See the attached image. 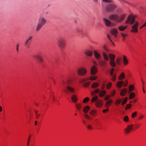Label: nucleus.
Returning a JSON list of instances; mask_svg holds the SVG:
<instances>
[{
    "instance_id": "423d86ee",
    "label": "nucleus",
    "mask_w": 146,
    "mask_h": 146,
    "mask_svg": "<svg viewBox=\"0 0 146 146\" xmlns=\"http://www.w3.org/2000/svg\"><path fill=\"white\" fill-rule=\"evenodd\" d=\"M77 72L78 75L83 76L86 74L87 70L84 68H80L77 70Z\"/></svg>"
},
{
    "instance_id": "4c0bfd02",
    "label": "nucleus",
    "mask_w": 146,
    "mask_h": 146,
    "mask_svg": "<svg viewBox=\"0 0 146 146\" xmlns=\"http://www.w3.org/2000/svg\"><path fill=\"white\" fill-rule=\"evenodd\" d=\"M98 99V97L97 96H94L91 100V102L92 103H94L96 101V100Z\"/></svg>"
},
{
    "instance_id": "680f3d73",
    "label": "nucleus",
    "mask_w": 146,
    "mask_h": 146,
    "mask_svg": "<svg viewBox=\"0 0 146 146\" xmlns=\"http://www.w3.org/2000/svg\"><path fill=\"white\" fill-rule=\"evenodd\" d=\"M109 110V108H107L106 109L104 110H103L102 112L104 113L107 112Z\"/></svg>"
},
{
    "instance_id": "bb28decb",
    "label": "nucleus",
    "mask_w": 146,
    "mask_h": 146,
    "mask_svg": "<svg viewBox=\"0 0 146 146\" xmlns=\"http://www.w3.org/2000/svg\"><path fill=\"white\" fill-rule=\"evenodd\" d=\"M106 101V103L105 104V106L106 107H107L111 106L112 103V100L110 99L109 100Z\"/></svg>"
},
{
    "instance_id": "a878e982",
    "label": "nucleus",
    "mask_w": 146,
    "mask_h": 146,
    "mask_svg": "<svg viewBox=\"0 0 146 146\" xmlns=\"http://www.w3.org/2000/svg\"><path fill=\"white\" fill-rule=\"evenodd\" d=\"M106 91L105 90H102L101 91H100L99 94V96L100 97H102L105 95L106 94Z\"/></svg>"
},
{
    "instance_id": "c756f323",
    "label": "nucleus",
    "mask_w": 146,
    "mask_h": 146,
    "mask_svg": "<svg viewBox=\"0 0 146 146\" xmlns=\"http://www.w3.org/2000/svg\"><path fill=\"white\" fill-rule=\"evenodd\" d=\"M71 99L72 101L75 104L76 103L78 99L76 96L74 95H72L71 97Z\"/></svg>"
},
{
    "instance_id": "de8ad7c7",
    "label": "nucleus",
    "mask_w": 146,
    "mask_h": 146,
    "mask_svg": "<svg viewBox=\"0 0 146 146\" xmlns=\"http://www.w3.org/2000/svg\"><path fill=\"white\" fill-rule=\"evenodd\" d=\"M90 100V98L89 97H86L83 100V102L84 103L87 102Z\"/></svg>"
},
{
    "instance_id": "6e6d98bb",
    "label": "nucleus",
    "mask_w": 146,
    "mask_h": 146,
    "mask_svg": "<svg viewBox=\"0 0 146 146\" xmlns=\"http://www.w3.org/2000/svg\"><path fill=\"white\" fill-rule=\"evenodd\" d=\"M131 104H127L126 105L125 109L127 110L130 108L131 107Z\"/></svg>"
},
{
    "instance_id": "a211bd4d",
    "label": "nucleus",
    "mask_w": 146,
    "mask_h": 146,
    "mask_svg": "<svg viewBox=\"0 0 146 146\" xmlns=\"http://www.w3.org/2000/svg\"><path fill=\"white\" fill-rule=\"evenodd\" d=\"M97 72V69L96 66L94 65L92 66L91 70V74L94 75L96 74Z\"/></svg>"
},
{
    "instance_id": "6e6552de",
    "label": "nucleus",
    "mask_w": 146,
    "mask_h": 146,
    "mask_svg": "<svg viewBox=\"0 0 146 146\" xmlns=\"http://www.w3.org/2000/svg\"><path fill=\"white\" fill-rule=\"evenodd\" d=\"M135 17L131 15H130L128 17L126 21L127 24L130 23V24H132L135 22Z\"/></svg>"
},
{
    "instance_id": "dca6fc26",
    "label": "nucleus",
    "mask_w": 146,
    "mask_h": 146,
    "mask_svg": "<svg viewBox=\"0 0 146 146\" xmlns=\"http://www.w3.org/2000/svg\"><path fill=\"white\" fill-rule=\"evenodd\" d=\"M103 102L101 100H98L96 102L95 105L98 108L102 107L103 106Z\"/></svg>"
},
{
    "instance_id": "ddd939ff",
    "label": "nucleus",
    "mask_w": 146,
    "mask_h": 146,
    "mask_svg": "<svg viewBox=\"0 0 146 146\" xmlns=\"http://www.w3.org/2000/svg\"><path fill=\"white\" fill-rule=\"evenodd\" d=\"M33 58L35 59H36L40 63H42L43 62V59L40 54H37L33 56Z\"/></svg>"
},
{
    "instance_id": "774afa93",
    "label": "nucleus",
    "mask_w": 146,
    "mask_h": 146,
    "mask_svg": "<svg viewBox=\"0 0 146 146\" xmlns=\"http://www.w3.org/2000/svg\"><path fill=\"white\" fill-rule=\"evenodd\" d=\"M52 96L53 97V101L54 102L55 100V99L54 95L53 94H52Z\"/></svg>"
},
{
    "instance_id": "7ed1b4c3",
    "label": "nucleus",
    "mask_w": 146,
    "mask_h": 146,
    "mask_svg": "<svg viewBox=\"0 0 146 146\" xmlns=\"http://www.w3.org/2000/svg\"><path fill=\"white\" fill-rule=\"evenodd\" d=\"M57 46L59 48L63 49L65 48L66 43L65 39L63 38H60L57 40Z\"/></svg>"
},
{
    "instance_id": "052dcab7",
    "label": "nucleus",
    "mask_w": 146,
    "mask_h": 146,
    "mask_svg": "<svg viewBox=\"0 0 146 146\" xmlns=\"http://www.w3.org/2000/svg\"><path fill=\"white\" fill-rule=\"evenodd\" d=\"M121 34L122 36L123 37V40H124L125 39V37L127 36V35L123 33H121Z\"/></svg>"
},
{
    "instance_id": "412c9836",
    "label": "nucleus",
    "mask_w": 146,
    "mask_h": 146,
    "mask_svg": "<svg viewBox=\"0 0 146 146\" xmlns=\"http://www.w3.org/2000/svg\"><path fill=\"white\" fill-rule=\"evenodd\" d=\"M94 124L96 126H99L101 125V123L99 119L96 118L94 121Z\"/></svg>"
},
{
    "instance_id": "4468645a",
    "label": "nucleus",
    "mask_w": 146,
    "mask_h": 146,
    "mask_svg": "<svg viewBox=\"0 0 146 146\" xmlns=\"http://www.w3.org/2000/svg\"><path fill=\"white\" fill-rule=\"evenodd\" d=\"M103 20L105 25L106 26L111 27L114 25V24L112 23L108 19L105 18H104Z\"/></svg>"
},
{
    "instance_id": "603ef678",
    "label": "nucleus",
    "mask_w": 146,
    "mask_h": 146,
    "mask_svg": "<svg viewBox=\"0 0 146 146\" xmlns=\"http://www.w3.org/2000/svg\"><path fill=\"white\" fill-rule=\"evenodd\" d=\"M110 96L109 95H107L104 98V100L106 101L109 100V99L110 97Z\"/></svg>"
},
{
    "instance_id": "f257e3e1",
    "label": "nucleus",
    "mask_w": 146,
    "mask_h": 146,
    "mask_svg": "<svg viewBox=\"0 0 146 146\" xmlns=\"http://www.w3.org/2000/svg\"><path fill=\"white\" fill-rule=\"evenodd\" d=\"M72 82V81L71 80H68L66 81H62V85L64 88L63 91L65 94H67L69 92L71 93H73L74 92V89L71 87Z\"/></svg>"
},
{
    "instance_id": "09e8293b",
    "label": "nucleus",
    "mask_w": 146,
    "mask_h": 146,
    "mask_svg": "<svg viewBox=\"0 0 146 146\" xmlns=\"http://www.w3.org/2000/svg\"><path fill=\"white\" fill-rule=\"evenodd\" d=\"M137 112L135 111L132 113L131 115V117L132 118H133L135 117L137 115Z\"/></svg>"
},
{
    "instance_id": "37998d69",
    "label": "nucleus",
    "mask_w": 146,
    "mask_h": 146,
    "mask_svg": "<svg viewBox=\"0 0 146 146\" xmlns=\"http://www.w3.org/2000/svg\"><path fill=\"white\" fill-rule=\"evenodd\" d=\"M111 76V80L113 81H115L116 79V75L115 74H112V75H110Z\"/></svg>"
},
{
    "instance_id": "393cba45",
    "label": "nucleus",
    "mask_w": 146,
    "mask_h": 146,
    "mask_svg": "<svg viewBox=\"0 0 146 146\" xmlns=\"http://www.w3.org/2000/svg\"><path fill=\"white\" fill-rule=\"evenodd\" d=\"M94 53L96 58L97 59H100L101 58V56L99 53L96 51H94Z\"/></svg>"
},
{
    "instance_id": "6ab92c4d",
    "label": "nucleus",
    "mask_w": 146,
    "mask_h": 146,
    "mask_svg": "<svg viewBox=\"0 0 146 146\" xmlns=\"http://www.w3.org/2000/svg\"><path fill=\"white\" fill-rule=\"evenodd\" d=\"M90 115L92 116H96L97 114V111L95 110H92L89 112Z\"/></svg>"
},
{
    "instance_id": "864d4df0",
    "label": "nucleus",
    "mask_w": 146,
    "mask_h": 146,
    "mask_svg": "<svg viewBox=\"0 0 146 146\" xmlns=\"http://www.w3.org/2000/svg\"><path fill=\"white\" fill-rule=\"evenodd\" d=\"M31 135H30L28 137V141L27 142V146H28L29 145V143L30 141L31 140Z\"/></svg>"
},
{
    "instance_id": "4be33fe9",
    "label": "nucleus",
    "mask_w": 146,
    "mask_h": 146,
    "mask_svg": "<svg viewBox=\"0 0 146 146\" xmlns=\"http://www.w3.org/2000/svg\"><path fill=\"white\" fill-rule=\"evenodd\" d=\"M128 90L126 88H124L122 89L120 92V95L121 96H125Z\"/></svg>"
},
{
    "instance_id": "e433bc0d",
    "label": "nucleus",
    "mask_w": 146,
    "mask_h": 146,
    "mask_svg": "<svg viewBox=\"0 0 146 146\" xmlns=\"http://www.w3.org/2000/svg\"><path fill=\"white\" fill-rule=\"evenodd\" d=\"M122 102V99H121L118 98L116 100L115 102V105H117L119 104Z\"/></svg>"
},
{
    "instance_id": "8fccbe9b",
    "label": "nucleus",
    "mask_w": 146,
    "mask_h": 146,
    "mask_svg": "<svg viewBox=\"0 0 146 146\" xmlns=\"http://www.w3.org/2000/svg\"><path fill=\"white\" fill-rule=\"evenodd\" d=\"M112 83L111 82H108L106 86V88L107 89H109L110 88L111 86Z\"/></svg>"
},
{
    "instance_id": "0eeeda50",
    "label": "nucleus",
    "mask_w": 146,
    "mask_h": 146,
    "mask_svg": "<svg viewBox=\"0 0 146 146\" xmlns=\"http://www.w3.org/2000/svg\"><path fill=\"white\" fill-rule=\"evenodd\" d=\"M46 20L43 18H41L39 20V23L36 28V31H38L45 23Z\"/></svg>"
},
{
    "instance_id": "3c124183",
    "label": "nucleus",
    "mask_w": 146,
    "mask_h": 146,
    "mask_svg": "<svg viewBox=\"0 0 146 146\" xmlns=\"http://www.w3.org/2000/svg\"><path fill=\"white\" fill-rule=\"evenodd\" d=\"M116 62L118 65H120L121 64V59L119 58H117L116 60Z\"/></svg>"
},
{
    "instance_id": "2eb2a0df",
    "label": "nucleus",
    "mask_w": 146,
    "mask_h": 146,
    "mask_svg": "<svg viewBox=\"0 0 146 146\" xmlns=\"http://www.w3.org/2000/svg\"><path fill=\"white\" fill-rule=\"evenodd\" d=\"M32 37L30 36L26 40L25 43V45L27 48L29 47L31 44Z\"/></svg>"
},
{
    "instance_id": "5fc2aeb1",
    "label": "nucleus",
    "mask_w": 146,
    "mask_h": 146,
    "mask_svg": "<svg viewBox=\"0 0 146 146\" xmlns=\"http://www.w3.org/2000/svg\"><path fill=\"white\" fill-rule=\"evenodd\" d=\"M90 83V82H87L84 84L83 86L85 87H88Z\"/></svg>"
},
{
    "instance_id": "2f4dec72",
    "label": "nucleus",
    "mask_w": 146,
    "mask_h": 146,
    "mask_svg": "<svg viewBox=\"0 0 146 146\" xmlns=\"http://www.w3.org/2000/svg\"><path fill=\"white\" fill-rule=\"evenodd\" d=\"M125 77V76L124 73L123 72H122L118 77V79L119 80H123Z\"/></svg>"
},
{
    "instance_id": "473e14b6",
    "label": "nucleus",
    "mask_w": 146,
    "mask_h": 146,
    "mask_svg": "<svg viewBox=\"0 0 146 146\" xmlns=\"http://www.w3.org/2000/svg\"><path fill=\"white\" fill-rule=\"evenodd\" d=\"M100 89L99 88H97L93 91L91 92V93L92 95L94 96L96 94L100 92Z\"/></svg>"
},
{
    "instance_id": "f3484780",
    "label": "nucleus",
    "mask_w": 146,
    "mask_h": 146,
    "mask_svg": "<svg viewBox=\"0 0 146 146\" xmlns=\"http://www.w3.org/2000/svg\"><path fill=\"white\" fill-rule=\"evenodd\" d=\"M35 118L36 119H40L41 120L42 119V117L40 111L35 110Z\"/></svg>"
},
{
    "instance_id": "9d476101",
    "label": "nucleus",
    "mask_w": 146,
    "mask_h": 146,
    "mask_svg": "<svg viewBox=\"0 0 146 146\" xmlns=\"http://www.w3.org/2000/svg\"><path fill=\"white\" fill-rule=\"evenodd\" d=\"M139 25V23L138 22H136L132 26L131 28L132 29L130 30V31L133 33H137L138 32L137 26Z\"/></svg>"
},
{
    "instance_id": "bf43d9fd",
    "label": "nucleus",
    "mask_w": 146,
    "mask_h": 146,
    "mask_svg": "<svg viewBox=\"0 0 146 146\" xmlns=\"http://www.w3.org/2000/svg\"><path fill=\"white\" fill-rule=\"evenodd\" d=\"M146 27V22H145L143 25H142L140 27V29H141L143 28Z\"/></svg>"
},
{
    "instance_id": "ea45409f",
    "label": "nucleus",
    "mask_w": 146,
    "mask_h": 146,
    "mask_svg": "<svg viewBox=\"0 0 146 146\" xmlns=\"http://www.w3.org/2000/svg\"><path fill=\"white\" fill-rule=\"evenodd\" d=\"M103 56L104 58L106 61H108V54L105 52H103Z\"/></svg>"
},
{
    "instance_id": "72a5a7b5",
    "label": "nucleus",
    "mask_w": 146,
    "mask_h": 146,
    "mask_svg": "<svg viewBox=\"0 0 146 146\" xmlns=\"http://www.w3.org/2000/svg\"><path fill=\"white\" fill-rule=\"evenodd\" d=\"M141 125V124L140 123L137 122L133 125V127L135 129H137L140 127Z\"/></svg>"
},
{
    "instance_id": "9b49d317",
    "label": "nucleus",
    "mask_w": 146,
    "mask_h": 146,
    "mask_svg": "<svg viewBox=\"0 0 146 146\" xmlns=\"http://www.w3.org/2000/svg\"><path fill=\"white\" fill-rule=\"evenodd\" d=\"M133 125L130 124L127 125V127L125 129L124 131L126 133L128 134L133 130Z\"/></svg>"
},
{
    "instance_id": "20e7f679",
    "label": "nucleus",
    "mask_w": 146,
    "mask_h": 146,
    "mask_svg": "<svg viewBox=\"0 0 146 146\" xmlns=\"http://www.w3.org/2000/svg\"><path fill=\"white\" fill-rule=\"evenodd\" d=\"M90 107L88 106H86L84 107L83 109V111L85 113L84 114V117L88 120H90L92 119V117L87 113L90 110Z\"/></svg>"
},
{
    "instance_id": "58836bf2",
    "label": "nucleus",
    "mask_w": 146,
    "mask_h": 146,
    "mask_svg": "<svg viewBox=\"0 0 146 146\" xmlns=\"http://www.w3.org/2000/svg\"><path fill=\"white\" fill-rule=\"evenodd\" d=\"M129 93H130L134 90V87L132 85H130L129 86Z\"/></svg>"
},
{
    "instance_id": "69168bd1",
    "label": "nucleus",
    "mask_w": 146,
    "mask_h": 146,
    "mask_svg": "<svg viewBox=\"0 0 146 146\" xmlns=\"http://www.w3.org/2000/svg\"><path fill=\"white\" fill-rule=\"evenodd\" d=\"M107 37H108V38L112 42V43H113V44L114 45V43L112 42V41L111 40V37H110V36L109 35H107Z\"/></svg>"
},
{
    "instance_id": "0e129e2a",
    "label": "nucleus",
    "mask_w": 146,
    "mask_h": 146,
    "mask_svg": "<svg viewBox=\"0 0 146 146\" xmlns=\"http://www.w3.org/2000/svg\"><path fill=\"white\" fill-rule=\"evenodd\" d=\"M102 1L105 2L106 3H110L111 2V0H102Z\"/></svg>"
},
{
    "instance_id": "338daca9",
    "label": "nucleus",
    "mask_w": 146,
    "mask_h": 146,
    "mask_svg": "<svg viewBox=\"0 0 146 146\" xmlns=\"http://www.w3.org/2000/svg\"><path fill=\"white\" fill-rule=\"evenodd\" d=\"M104 48L105 50L106 51H108V49L106 48V47L105 46H104Z\"/></svg>"
},
{
    "instance_id": "7c9ffc66",
    "label": "nucleus",
    "mask_w": 146,
    "mask_h": 146,
    "mask_svg": "<svg viewBox=\"0 0 146 146\" xmlns=\"http://www.w3.org/2000/svg\"><path fill=\"white\" fill-rule=\"evenodd\" d=\"M136 95L135 93L134 92H131L130 93L129 96V99L131 100L134 98L135 96Z\"/></svg>"
},
{
    "instance_id": "b1692460",
    "label": "nucleus",
    "mask_w": 146,
    "mask_h": 146,
    "mask_svg": "<svg viewBox=\"0 0 146 146\" xmlns=\"http://www.w3.org/2000/svg\"><path fill=\"white\" fill-rule=\"evenodd\" d=\"M100 65L104 67H105L107 66V62L104 60H101L99 62Z\"/></svg>"
},
{
    "instance_id": "a18cd8bd",
    "label": "nucleus",
    "mask_w": 146,
    "mask_h": 146,
    "mask_svg": "<svg viewBox=\"0 0 146 146\" xmlns=\"http://www.w3.org/2000/svg\"><path fill=\"white\" fill-rule=\"evenodd\" d=\"M97 78V76H91L89 78V79L91 80H96Z\"/></svg>"
},
{
    "instance_id": "4d7b16f0",
    "label": "nucleus",
    "mask_w": 146,
    "mask_h": 146,
    "mask_svg": "<svg viewBox=\"0 0 146 146\" xmlns=\"http://www.w3.org/2000/svg\"><path fill=\"white\" fill-rule=\"evenodd\" d=\"M114 70V69L113 68H112L111 69V70L110 71V75H112V74H115V73H113Z\"/></svg>"
},
{
    "instance_id": "79ce46f5",
    "label": "nucleus",
    "mask_w": 146,
    "mask_h": 146,
    "mask_svg": "<svg viewBox=\"0 0 146 146\" xmlns=\"http://www.w3.org/2000/svg\"><path fill=\"white\" fill-rule=\"evenodd\" d=\"M87 129L91 131L93 129L92 126L91 124H88L86 126Z\"/></svg>"
},
{
    "instance_id": "1a4fd4ad",
    "label": "nucleus",
    "mask_w": 146,
    "mask_h": 146,
    "mask_svg": "<svg viewBox=\"0 0 146 146\" xmlns=\"http://www.w3.org/2000/svg\"><path fill=\"white\" fill-rule=\"evenodd\" d=\"M125 83H124L123 81H118L116 84V86L118 88H120L122 87L123 85L124 87H125L128 84V82L127 80H125Z\"/></svg>"
},
{
    "instance_id": "f8f14e48",
    "label": "nucleus",
    "mask_w": 146,
    "mask_h": 146,
    "mask_svg": "<svg viewBox=\"0 0 146 146\" xmlns=\"http://www.w3.org/2000/svg\"><path fill=\"white\" fill-rule=\"evenodd\" d=\"M115 8V5L113 4H109L107 5L106 9L108 11H110L113 10Z\"/></svg>"
},
{
    "instance_id": "13d9d810",
    "label": "nucleus",
    "mask_w": 146,
    "mask_h": 146,
    "mask_svg": "<svg viewBox=\"0 0 146 146\" xmlns=\"http://www.w3.org/2000/svg\"><path fill=\"white\" fill-rule=\"evenodd\" d=\"M88 80V79L87 78H85L82 79V80L81 81H80V83L81 84L83 83L84 82H85L86 81Z\"/></svg>"
},
{
    "instance_id": "c03bdc74",
    "label": "nucleus",
    "mask_w": 146,
    "mask_h": 146,
    "mask_svg": "<svg viewBox=\"0 0 146 146\" xmlns=\"http://www.w3.org/2000/svg\"><path fill=\"white\" fill-rule=\"evenodd\" d=\"M123 120L125 122H128L129 121V118L128 116L127 115L125 116L123 118Z\"/></svg>"
},
{
    "instance_id": "f03ea898",
    "label": "nucleus",
    "mask_w": 146,
    "mask_h": 146,
    "mask_svg": "<svg viewBox=\"0 0 146 146\" xmlns=\"http://www.w3.org/2000/svg\"><path fill=\"white\" fill-rule=\"evenodd\" d=\"M125 15H122L119 17L116 14H111L109 16V18L111 20L115 21L117 22H119L123 21L125 18Z\"/></svg>"
},
{
    "instance_id": "cd10ccee",
    "label": "nucleus",
    "mask_w": 146,
    "mask_h": 146,
    "mask_svg": "<svg viewBox=\"0 0 146 146\" xmlns=\"http://www.w3.org/2000/svg\"><path fill=\"white\" fill-rule=\"evenodd\" d=\"M123 64L125 66H126L128 64V61L126 58V56L123 55Z\"/></svg>"
},
{
    "instance_id": "49530a36",
    "label": "nucleus",
    "mask_w": 146,
    "mask_h": 146,
    "mask_svg": "<svg viewBox=\"0 0 146 146\" xmlns=\"http://www.w3.org/2000/svg\"><path fill=\"white\" fill-rule=\"evenodd\" d=\"M127 99L128 98L127 97L125 98L122 102V103L121 104V105H123L125 104L127 101Z\"/></svg>"
},
{
    "instance_id": "39448f33",
    "label": "nucleus",
    "mask_w": 146,
    "mask_h": 146,
    "mask_svg": "<svg viewBox=\"0 0 146 146\" xmlns=\"http://www.w3.org/2000/svg\"><path fill=\"white\" fill-rule=\"evenodd\" d=\"M109 57L110 58V64L112 67H115L116 66V64L115 62V55L113 54L109 53Z\"/></svg>"
},
{
    "instance_id": "aec40b11",
    "label": "nucleus",
    "mask_w": 146,
    "mask_h": 146,
    "mask_svg": "<svg viewBox=\"0 0 146 146\" xmlns=\"http://www.w3.org/2000/svg\"><path fill=\"white\" fill-rule=\"evenodd\" d=\"M111 33L114 37H117V29H111Z\"/></svg>"
},
{
    "instance_id": "e2e57ef3",
    "label": "nucleus",
    "mask_w": 146,
    "mask_h": 146,
    "mask_svg": "<svg viewBox=\"0 0 146 146\" xmlns=\"http://www.w3.org/2000/svg\"><path fill=\"white\" fill-rule=\"evenodd\" d=\"M144 117V115H141L139 117L138 119L139 120H141Z\"/></svg>"
},
{
    "instance_id": "c9c22d12",
    "label": "nucleus",
    "mask_w": 146,
    "mask_h": 146,
    "mask_svg": "<svg viewBox=\"0 0 146 146\" xmlns=\"http://www.w3.org/2000/svg\"><path fill=\"white\" fill-rule=\"evenodd\" d=\"M127 27V26H120L118 27V29L120 31H122L125 30Z\"/></svg>"
},
{
    "instance_id": "f704fd0d",
    "label": "nucleus",
    "mask_w": 146,
    "mask_h": 146,
    "mask_svg": "<svg viewBox=\"0 0 146 146\" xmlns=\"http://www.w3.org/2000/svg\"><path fill=\"white\" fill-rule=\"evenodd\" d=\"M99 86V84L97 82H94L93 83L91 86V87L93 88H96Z\"/></svg>"
},
{
    "instance_id": "a19ab883",
    "label": "nucleus",
    "mask_w": 146,
    "mask_h": 146,
    "mask_svg": "<svg viewBox=\"0 0 146 146\" xmlns=\"http://www.w3.org/2000/svg\"><path fill=\"white\" fill-rule=\"evenodd\" d=\"M115 94L116 91L115 90H112L110 93V97H113L115 95Z\"/></svg>"
},
{
    "instance_id": "5701e85b",
    "label": "nucleus",
    "mask_w": 146,
    "mask_h": 146,
    "mask_svg": "<svg viewBox=\"0 0 146 146\" xmlns=\"http://www.w3.org/2000/svg\"><path fill=\"white\" fill-rule=\"evenodd\" d=\"M84 53L86 55L90 57H91L93 54L92 51L89 50H85Z\"/></svg>"
},
{
    "instance_id": "c85d7f7f",
    "label": "nucleus",
    "mask_w": 146,
    "mask_h": 146,
    "mask_svg": "<svg viewBox=\"0 0 146 146\" xmlns=\"http://www.w3.org/2000/svg\"><path fill=\"white\" fill-rule=\"evenodd\" d=\"M75 106L77 109L79 111H80L82 109V105L79 103H76Z\"/></svg>"
}]
</instances>
